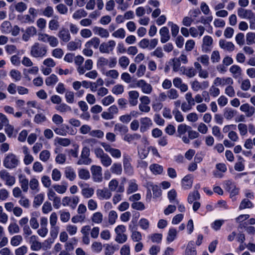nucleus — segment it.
Segmentation results:
<instances>
[{"mask_svg": "<svg viewBox=\"0 0 255 255\" xmlns=\"http://www.w3.org/2000/svg\"><path fill=\"white\" fill-rule=\"evenodd\" d=\"M47 53L46 47L42 45L39 42H35L30 48L31 56L36 58H42L46 56Z\"/></svg>", "mask_w": 255, "mask_h": 255, "instance_id": "f257e3e1", "label": "nucleus"}, {"mask_svg": "<svg viewBox=\"0 0 255 255\" xmlns=\"http://www.w3.org/2000/svg\"><path fill=\"white\" fill-rule=\"evenodd\" d=\"M38 15V10L33 7L28 9V14L18 16V19L21 23L32 24Z\"/></svg>", "mask_w": 255, "mask_h": 255, "instance_id": "f03ea898", "label": "nucleus"}, {"mask_svg": "<svg viewBox=\"0 0 255 255\" xmlns=\"http://www.w3.org/2000/svg\"><path fill=\"white\" fill-rule=\"evenodd\" d=\"M38 40L39 41L48 43L52 47H56L59 44V40L56 37L45 33H39Z\"/></svg>", "mask_w": 255, "mask_h": 255, "instance_id": "7ed1b4c3", "label": "nucleus"}, {"mask_svg": "<svg viewBox=\"0 0 255 255\" xmlns=\"http://www.w3.org/2000/svg\"><path fill=\"white\" fill-rule=\"evenodd\" d=\"M191 127L185 124H179L177 127V136L182 139V141L185 143H189V140L188 137L185 135L186 132H188L189 129Z\"/></svg>", "mask_w": 255, "mask_h": 255, "instance_id": "20e7f679", "label": "nucleus"}, {"mask_svg": "<svg viewBox=\"0 0 255 255\" xmlns=\"http://www.w3.org/2000/svg\"><path fill=\"white\" fill-rule=\"evenodd\" d=\"M116 45L113 40L102 43L99 46V50L102 53L110 54L113 52Z\"/></svg>", "mask_w": 255, "mask_h": 255, "instance_id": "39448f33", "label": "nucleus"}, {"mask_svg": "<svg viewBox=\"0 0 255 255\" xmlns=\"http://www.w3.org/2000/svg\"><path fill=\"white\" fill-rule=\"evenodd\" d=\"M136 86L141 89V92L145 94H150L152 91V86L144 80L140 79L137 81Z\"/></svg>", "mask_w": 255, "mask_h": 255, "instance_id": "423d86ee", "label": "nucleus"}, {"mask_svg": "<svg viewBox=\"0 0 255 255\" xmlns=\"http://www.w3.org/2000/svg\"><path fill=\"white\" fill-rule=\"evenodd\" d=\"M237 13L238 16L241 18L248 19H254L255 20V13L251 9L240 7L238 9Z\"/></svg>", "mask_w": 255, "mask_h": 255, "instance_id": "0eeeda50", "label": "nucleus"}, {"mask_svg": "<svg viewBox=\"0 0 255 255\" xmlns=\"http://www.w3.org/2000/svg\"><path fill=\"white\" fill-rule=\"evenodd\" d=\"M225 189L230 193V197L233 200H235L234 197L238 194L239 192V189L236 186L235 183L230 180L226 181Z\"/></svg>", "mask_w": 255, "mask_h": 255, "instance_id": "6e6552de", "label": "nucleus"}, {"mask_svg": "<svg viewBox=\"0 0 255 255\" xmlns=\"http://www.w3.org/2000/svg\"><path fill=\"white\" fill-rule=\"evenodd\" d=\"M0 178L5 181V185L11 186L13 185L15 182V177L11 175L7 171L3 170L0 171Z\"/></svg>", "mask_w": 255, "mask_h": 255, "instance_id": "1a4fd4ad", "label": "nucleus"}, {"mask_svg": "<svg viewBox=\"0 0 255 255\" xmlns=\"http://www.w3.org/2000/svg\"><path fill=\"white\" fill-rule=\"evenodd\" d=\"M213 84L216 86L227 87L228 85H233L234 81L231 77H217L214 79Z\"/></svg>", "mask_w": 255, "mask_h": 255, "instance_id": "9d476101", "label": "nucleus"}, {"mask_svg": "<svg viewBox=\"0 0 255 255\" xmlns=\"http://www.w3.org/2000/svg\"><path fill=\"white\" fill-rule=\"evenodd\" d=\"M22 39L25 41H28L31 37L34 36L37 33V29L33 26L27 27L24 30H23Z\"/></svg>", "mask_w": 255, "mask_h": 255, "instance_id": "9b49d317", "label": "nucleus"}, {"mask_svg": "<svg viewBox=\"0 0 255 255\" xmlns=\"http://www.w3.org/2000/svg\"><path fill=\"white\" fill-rule=\"evenodd\" d=\"M91 170L94 181L97 182H101L103 179L101 167L99 166L92 165Z\"/></svg>", "mask_w": 255, "mask_h": 255, "instance_id": "f8f14e48", "label": "nucleus"}, {"mask_svg": "<svg viewBox=\"0 0 255 255\" xmlns=\"http://www.w3.org/2000/svg\"><path fill=\"white\" fill-rule=\"evenodd\" d=\"M209 86L208 81H204L200 83L197 80H194L191 83V87L193 91L198 92L199 90L207 88Z\"/></svg>", "mask_w": 255, "mask_h": 255, "instance_id": "ddd939ff", "label": "nucleus"}, {"mask_svg": "<svg viewBox=\"0 0 255 255\" xmlns=\"http://www.w3.org/2000/svg\"><path fill=\"white\" fill-rule=\"evenodd\" d=\"M79 202V198L74 196L72 198L65 197L62 199V204L64 206H70L72 209H74Z\"/></svg>", "mask_w": 255, "mask_h": 255, "instance_id": "4468645a", "label": "nucleus"}, {"mask_svg": "<svg viewBox=\"0 0 255 255\" xmlns=\"http://www.w3.org/2000/svg\"><path fill=\"white\" fill-rule=\"evenodd\" d=\"M140 131L144 132L148 130L152 126V120L148 117H144L140 119Z\"/></svg>", "mask_w": 255, "mask_h": 255, "instance_id": "2eb2a0df", "label": "nucleus"}, {"mask_svg": "<svg viewBox=\"0 0 255 255\" xmlns=\"http://www.w3.org/2000/svg\"><path fill=\"white\" fill-rule=\"evenodd\" d=\"M213 40L212 37L206 35L203 38L202 49L204 52L210 51L212 49Z\"/></svg>", "mask_w": 255, "mask_h": 255, "instance_id": "dca6fc26", "label": "nucleus"}, {"mask_svg": "<svg viewBox=\"0 0 255 255\" xmlns=\"http://www.w3.org/2000/svg\"><path fill=\"white\" fill-rule=\"evenodd\" d=\"M190 34L193 37H201L204 33L205 28L202 25L197 27H191L189 28Z\"/></svg>", "mask_w": 255, "mask_h": 255, "instance_id": "f3484780", "label": "nucleus"}, {"mask_svg": "<svg viewBox=\"0 0 255 255\" xmlns=\"http://www.w3.org/2000/svg\"><path fill=\"white\" fill-rule=\"evenodd\" d=\"M173 84L175 87L180 89L181 92H186L188 89L187 84L184 83L182 80L179 77H176L173 79Z\"/></svg>", "mask_w": 255, "mask_h": 255, "instance_id": "a211bd4d", "label": "nucleus"}, {"mask_svg": "<svg viewBox=\"0 0 255 255\" xmlns=\"http://www.w3.org/2000/svg\"><path fill=\"white\" fill-rule=\"evenodd\" d=\"M58 36L62 42L67 43L71 39L70 32L67 28H61L58 33Z\"/></svg>", "mask_w": 255, "mask_h": 255, "instance_id": "6ab92c4d", "label": "nucleus"}, {"mask_svg": "<svg viewBox=\"0 0 255 255\" xmlns=\"http://www.w3.org/2000/svg\"><path fill=\"white\" fill-rule=\"evenodd\" d=\"M84 61V58L82 56L78 55L74 57V61L75 64L78 66L77 70L80 75H83L85 73V70H84V67L82 66V64Z\"/></svg>", "mask_w": 255, "mask_h": 255, "instance_id": "aec40b11", "label": "nucleus"}, {"mask_svg": "<svg viewBox=\"0 0 255 255\" xmlns=\"http://www.w3.org/2000/svg\"><path fill=\"white\" fill-rule=\"evenodd\" d=\"M219 46L225 51H233L235 49V45L232 42L228 41L225 39L219 40Z\"/></svg>", "mask_w": 255, "mask_h": 255, "instance_id": "412c9836", "label": "nucleus"}, {"mask_svg": "<svg viewBox=\"0 0 255 255\" xmlns=\"http://www.w3.org/2000/svg\"><path fill=\"white\" fill-rule=\"evenodd\" d=\"M159 34L160 35V41L162 43L166 42L170 39L169 29L166 26H163L160 28Z\"/></svg>", "mask_w": 255, "mask_h": 255, "instance_id": "4be33fe9", "label": "nucleus"}, {"mask_svg": "<svg viewBox=\"0 0 255 255\" xmlns=\"http://www.w3.org/2000/svg\"><path fill=\"white\" fill-rule=\"evenodd\" d=\"M93 30L95 34L100 36L102 38H107L109 37L110 34L108 30L103 27L95 26Z\"/></svg>", "mask_w": 255, "mask_h": 255, "instance_id": "5701e85b", "label": "nucleus"}, {"mask_svg": "<svg viewBox=\"0 0 255 255\" xmlns=\"http://www.w3.org/2000/svg\"><path fill=\"white\" fill-rule=\"evenodd\" d=\"M129 230L131 233V238L134 242H139L142 240V235L140 232L135 230L134 226H129Z\"/></svg>", "mask_w": 255, "mask_h": 255, "instance_id": "b1692460", "label": "nucleus"}, {"mask_svg": "<svg viewBox=\"0 0 255 255\" xmlns=\"http://www.w3.org/2000/svg\"><path fill=\"white\" fill-rule=\"evenodd\" d=\"M129 103L132 106H135L137 105V99L139 97V93L135 90L130 91L128 92Z\"/></svg>", "mask_w": 255, "mask_h": 255, "instance_id": "393cba45", "label": "nucleus"}, {"mask_svg": "<svg viewBox=\"0 0 255 255\" xmlns=\"http://www.w3.org/2000/svg\"><path fill=\"white\" fill-rule=\"evenodd\" d=\"M193 184V177L191 175L185 176L182 180V187L185 189H190Z\"/></svg>", "mask_w": 255, "mask_h": 255, "instance_id": "a878e982", "label": "nucleus"}, {"mask_svg": "<svg viewBox=\"0 0 255 255\" xmlns=\"http://www.w3.org/2000/svg\"><path fill=\"white\" fill-rule=\"evenodd\" d=\"M108 59L104 57H100L97 61V67L102 73L105 70V67L108 66Z\"/></svg>", "mask_w": 255, "mask_h": 255, "instance_id": "bb28decb", "label": "nucleus"}, {"mask_svg": "<svg viewBox=\"0 0 255 255\" xmlns=\"http://www.w3.org/2000/svg\"><path fill=\"white\" fill-rule=\"evenodd\" d=\"M100 39L97 37H94L86 42L85 46L86 47H93L95 49H97L100 46Z\"/></svg>", "mask_w": 255, "mask_h": 255, "instance_id": "cd10ccee", "label": "nucleus"}, {"mask_svg": "<svg viewBox=\"0 0 255 255\" xmlns=\"http://www.w3.org/2000/svg\"><path fill=\"white\" fill-rule=\"evenodd\" d=\"M97 195L98 198L100 199H109L111 196L112 193L107 188L103 189H98L97 190Z\"/></svg>", "mask_w": 255, "mask_h": 255, "instance_id": "c85d7f7f", "label": "nucleus"}, {"mask_svg": "<svg viewBox=\"0 0 255 255\" xmlns=\"http://www.w3.org/2000/svg\"><path fill=\"white\" fill-rule=\"evenodd\" d=\"M230 72L232 73L233 77L237 79L242 75V70L241 68L237 65H232L229 69Z\"/></svg>", "mask_w": 255, "mask_h": 255, "instance_id": "c756f323", "label": "nucleus"}, {"mask_svg": "<svg viewBox=\"0 0 255 255\" xmlns=\"http://www.w3.org/2000/svg\"><path fill=\"white\" fill-rule=\"evenodd\" d=\"M181 71L182 72L183 74L185 75L189 78L194 77L197 73L196 70L194 69L193 67H182Z\"/></svg>", "mask_w": 255, "mask_h": 255, "instance_id": "7c9ffc66", "label": "nucleus"}, {"mask_svg": "<svg viewBox=\"0 0 255 255\" xmlns=\"http://www.w3.org/2000/svg\"><path fill=\"white\" fill-rule=\"evenodd\" d=\"M54 143L55 145H60L63 146H67L71 143V141L67 138L57 137L54 140Z\"/></svg>", "mask_w": 255, "mask_h": 255, "instance_id": "2f4dec72", "label": "nucleus"}, {"mask_svg": "<svg viewBox=\"0 0 255 255\" xmlns=\"http://www.w3.org/2000/svg\"><path fill=\"white\" fill-rule=\"evenodd\" d=\"M18 177L21 189L23 192H26L28 189V180L22 175H19Z\"/></svg>", "mask_w": 255, "mask_h": 255, "instance_id": "473e14b6", "label": "nucleus"}, {"mask_svg": "<svg viewBox=\"0 0 255 255\" xmlns=\"http://www.w3.org/2000/svg\"><path fill=\"white\" fill-rule=\"evenodd\" d=\"M148 185L149 187V189H151L153 192L154 198L158 197L161 195V190L159 186L154 185L151 183H148Z\"/></svg>", "mask_w": 255, "mask_h": 255, "instance_id": "72a5a7b5", "label": "nucleus"}, {"mask_svg": "<svg viewBox=\"0 0 255 255\" xmlns=\"http://www.w3.org/2000/svg\"><path fill=\"white\" fill-rule=\"evenodd\" d=\"M102 73L106 76L114 79H117L119 76V73L115 69L110 70L108 71L103 70V73Z\"/></svg>", "mask_w": 255, "mask_h": 255, "instance_id": "f704fd0d", "label": "nucleus"}, {"mask_svg": "<svg viewBox=\"0 0 255 255\" xmlns=\"http://www.w3.org/2000/svg\"><path fill=\"white\" fill-rule=\"evenodd\" d=\"M129 63L130 61L129 58L126 56H122L119 59V64L123 69H127Z\"/></svg>", "mask_w": 255, "mask_h": 255, "instance_id": "c9c22d12", "label": "nucleus"}, {"mask_svg": "<svg viewBox=\"0 0 255 255\" xmlns=\"http://www.w3.org/2000/svg\"><path fill=\"white\" fill-rule=\"evenodd\" d=\"M11 25L10 22L8 21H3L0 26L1 31L3 33H9L11 31Z\"/></svg>", "mask_w": 255, "mask_h": 255, "instance_id": "e433bc0d", "label": "nucleus"}, {"mask_svg": "<svg viewBox=\"0 0 255 255\" xmlns=\"http://www.w3.org/2000/svg\"><path fill=\"white\" fill-rule=\"evenodd\" d=\"M238 82L241 84L240 88L243 91H248L251 87V82L249 79H243L241 81H239Z\"/></svg>", "mask_w": 255, "mask_h": 255, "instance_id": "4c0bfd02", "label": "nucleus"}, {"mask_svg": "<svg viewBox=\"0 0 255 255\" xmlns=\"http://www.w3.org/2000/svg\"><path fill=\"white\" fill-rule=\"evenodd\" d=\"M9 75L15 82L20 81L22 77L20 72L15 69L11 70L9 72Z\"/></svg>", "mask_w": 255, "mask_h": 255, "instance_id": "58836bf2", "label": "nucleus"}, {"mask_svg": "<svg viewBox=\"0 0 255 255\" xmlns=\"http://www.w3.org/2000/svg\"><path fill=\"white\" fill-rule=\"evenodd\" d=\"M150 55L152 56H154L159 59H161L164 57L165 54L163 52L162 48L160 47H158L154 51L150 53Z\"/></svg>", "mask_w": 255, "mask_h": 255, "instance_id": "ea45409f", "label": "nucleus"}, {"mask_svg": "<svg viewBox=\"0 0 255 255\" xmlns=\"http://www.w3.org/2000/svg\"><path fill=\"white\" fill-rule=\"evenodd\" d=\"M114 131L119 132L121 134H125L128 131L127 127L121 124H116L114 126Z\"/></svg>", "mask_w": 255, "mask_h": 255, "instance_id": "a19ab883", "label": "nucleus"}, {"mask_svg": "<svg viewBox=\"0 0 255 255\" xmlns=\"http://www.w3.org/2000/svg\"><path fill=\"white\" fill-rule=\"evenodd\" d=\"M58 81V77L54 74H51L45 79V84L47 86L54 85Z\"/></svg>", "mask_w": 255, "mask_h": 255, "instance_id": "79ce46f5", "label": "nucleus"}, {"mask_svg": "<svg viewBox=\"0 0 255 255\" xmlns=\"http://www.w3.org/2000/svg\"><path fill=\"white\" fill-rule=\"evenodd\" d=\"M103 216L100 212H97L93 214L91 217V220L93 223L100 224L103 221Z\"/></svg>", "mask_w": 255, "mask_h": 255, "instance_id": "37998d69", "label": "nucleus"}, {"mask_svg": "<svg viewBox=\"0 0 255 255\" xmlns=\"http://www.w3.org/2000/svg\"><path fill=\"white\" fill-rule=\"evenodd\" d=\"M65 174L67 178L73 181L76 178V174L74 170L71 167H67L65 170Z\"/></svg>", "mask_w": 255, "mask_h": 255, "instance_id": "c03bdc74", "label": "nucleus"}, {"mask_svg": "<svg viewBox=\"0 0 255 255\" xmlns=\"http://www.w3.org/2000/svg\"><path fill=\"white\" fill-rule=\"evenodd\" d=\"M167 96L170 100H176L179 97V94L175 89L171 88L167 91Z\"/></svg>", "mask_w": 255, "mask_h": 255, "instance_id": "a18cd8bd", "label": "nucleus"}, {"mask_svg": "<svg viewBox=\"0 0 255 255\" xmlns=\"http://www.w3.org/2000/svg\"><path fill=\"white\" fill-rule=\"evenodd\" d=\"M200 198V194L198 191H195L190 193L188 197V202L189 204L192 203L194 201L199 199Z\"/></svg>", "mask_w": 255, "mask_h": 255, "instance_id": "49530a36", "label": "nucleus"}, {"mask_svg": "<svg viewBox=\"0 0 255 255\" xmlns=\"http://www.w3.org/2000/svg\"><path fill=\"white\" fill-rule=\"evenodd\" d=\"M36 133H30L27 137V142L31 145L35 142L37 138V134H39L40 133V130L38 128H36L35 130Z\"/></svg>", "mask_w": 255, "mask_h": 255, "instance_id": "de8ad7c7", "label": "nucleus"}, {"mask_svg": "<svg viewBox=\"0 0 255 255\" xmlns=\"http://www.w3.org/2000/svg\"><path fill=\"white\" fill-rule=\"evenodd\" d=\"M217 86L213 83L209 90L210 95L213 98H216L220 94V90Z\"/></svg>", "mask_w": 255, "mask_h": 255, "instance_id": "09e8293b", "label": "nucleus"}, {"mask_svg": "<svg viewBox=\"0 0 255 255\" xmlns=\"http://www.w3.org/2000/svg\"><path fill=\"white\" fill-rule=\"evenodd\" d=\"M177 233V232L175 229H170L166 238L167 241L169 243L173 242L176 237Z\"/></svg>", "mask_w": 255, "mask_h": 255, "instance_id": "8fccbe9b", "label": "nucleus"}, {"mask_svg": "<svg viewBox=\"0 0 255 255\" xmlns=\"http://www.w3.org/2000/svg\"><path fill=\"white\" fill-rule=\"evenodd\" d=\"M172 113L176 122L181 123L184 121V117L181 112L178 109H174L172 111Z\"/></svg>", "mask_w": 255, "mask_h": 255, "instance_id": "3c124183", "label": "nucleus"}, {"mask_svg": "<svg viewBox=\"0 0 255 255\" xmlns=\"http://www.w3.org/2000/svg\"><path fill=\"white\" fill-rule=\"evenodd\" d=\"M55 109L60 113H66L71 111V107L65 103H60L56 107Z\"/></svg>", "mask_w": 255, "mask_h": 255, "instance_id": "603ef678", "label": "nucleus"}, {"mask_svg": "<svg viewBox=\"0 0 255 255\" xmlns=\"http://www.w3.org/2000/svg\"><path fill=\"white\" fill-rule=\"evenodd\" d=\"M212 134L219 139H222L224 137L223 135L221 133L220 128L217 126H214L212 128Z\"/></svg>", "mask_w": 255, "mask_h": 255, "instance_id": "864d4df0", "label": "nucleus"}, {"mask_svg": "<svg viewBox=\"0 0 255 255\" xmlns=\"http://www.w3.org/2000/svg\"><path fill=\"white\" fill-rule=\"evenodd\" d=\"M253 207V203L248 199H243L239 206L240 210H243L246 208H251Z\"/></svg>", "mask_w": 255, "mask_h": 255, "instance_id": "5fc2aeb1", "label": "nucleus"}, {"mask_svg": "<svg viewBox=\"0 0 255 255\" xmlns=\"http://www.w3.org/2000/svg\"><path fill=\"white\" fill-rule=\"evenodd\" d=\"M78 176L81 179L88 180L90 177V174L88 170L81 169L78 171Z\"/></svg>", "mask_w": 255, "mask_h": 255, "instance_id": "6e6d98bb", "label": "nucleus"}, {"mask_svg": "<svg viewBox=\"0 0 255 255\" xmlns=\"http://www.w3.org/2000/svg\"><path fill=\"white\" fill-rule=\"evenodd\" d=\"M87 15V12L83 9H80L76 10L73 14L72 17L74 19H79L82 17L86 16Z\"/></svg>", "mask_w": 255, "mask_h": 255, "instance_id": "4d7b16f0", "label": "nucleus"}, {"mask_svg": "<svg viewBox=\"0 0 255 255\" xmlns=\"http://www.w3.org/2000/svg\"><path fill=\"white\" fill-rule=\"evenodd\" d=\"M42 64L44 66L52 69L56 66V63L52 58L49 57L43 60Z\"/></svg>", "mask_w": 255, "mask_h": 255, "instance_id": "13d9d810", "label": "nucleus"}, {"mask_svg": "<svg viewBox=\"0 0 255 255\" xmlns=\"http://www.w3.org/2000/svg\"><path fill=\"white\" fill-rule=\"evenodd\" d=\"M22 237L21 235H15L12 237L10 240V244L11 246H18L22 242Z\"/></svg>", "mask_w": 255, "mask_h": 255, "instance_id": "bf43d9fd", "label": "nucleus"}, {"mask_svg": "<svg viewBox=\"0 0 255 255\" xmlns=\"http://www.w3.org/2000/svg\"><path fill=\"white\" fill-rule=\"evenodd\" d=\"M150 170L155 174H161L163 171V168L161 165L157 164H153L150 166Z\"/></svg>", "mask_w": 255, "mask_h": 255, "instance_id": "052dcab7", "label": "nucleus"}, {"mask_svg": "<svg viewBox=\"0 0 255 255\" xmlns=\"http://www.w3.org/2000/svg\"><path fill=\"white\" fill-rule=\"evenodd\" d=\"M193 245L192 242L188 243L185 250V255H196V250L194 247H192Z\"/></svg>", "mask_w": 255, "mask_h": 255, "instance_id": "680f3d73", "label": "nucleus"}, {"mask_svg": "<svg viewBox=\"0 0 255 255\" xmlns=\"http://www.w3.org/2000/svg\"><path fill=\"white\" fill-rule=\"evenodd\" d=\"M114 101L115 98L112 96L109 95L102 99L101 103L104 106H108L113 103Z\"/></svg>", "mask_w": 255, "mask_h": 255, "instance_id": "e2e57ef3", "label": "nucleus"}, {"mask_svg": "<svg viewBox=\"0 0 255 255\" xmlns=\"http://www.w3.org/2000/svg\"><path fill=\"white\" fill-rule=\"evenodd\" d=\"M112 36L116 38L123 39L126 36V31L123 28H120L112 33Z\"/></svg>", "mask_w": 255, "mask_h": 255, "instance_id": "0e129e2a", "label": "nucleus"}, {"mask_svg": "<svg viewBox=\"0 0 255 255\" xmlns=\"http://www.w3.org/2000/svg\"><path fill=\"white\" fill-rule=\"evenodd\" d=\"M81 46L80 41H71L67 44V49L70 51H74Z\"/></svg>", "mask_w": 255, "mask_h": 255, "instance_id": "69168bd1", "label": "nucleus"}, {"mask_svg": "<svg viewBox=\"0 0 255 255\" xmlns=\"http://www.w3.org/2000/svg\"><path fill=\"white\" fill-rule=\"evenodd\" d=\"M51 55L56 58L61 59L64 55V51L61 48H55L52 51Z\"/></svg>", "mask_w": 255, "mask_h": 255, "instance_id": "338daca9", "label": "nucleus"}, {"mask_svg": "<svg viewBox=\"0 0 255 255\" xmlns=\"http://www.w3.org/2000/svg\"><path fill=\"white\" fill-rule=\"evenodd\" d=\"M59 26V22L57 19H53L49 21L48 28L51 30H57Z\"/></svg>", "mask_w": 255, "mask_h": 255, "instance_id": "774afa93", "label": "nucleus"}]
</instances>
